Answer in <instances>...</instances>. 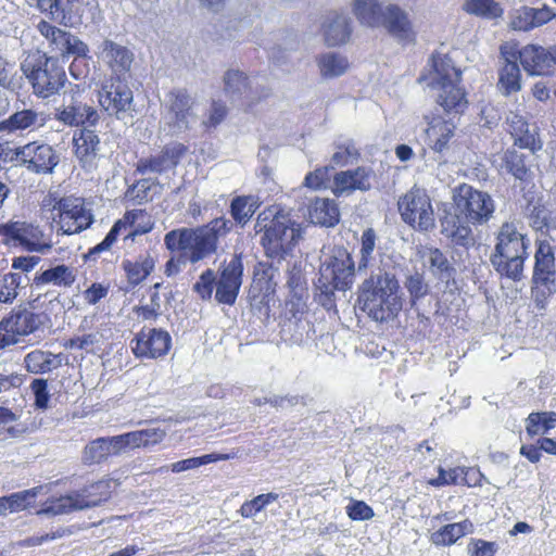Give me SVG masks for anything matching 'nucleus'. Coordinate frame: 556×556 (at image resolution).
Masks as SVG:
<instances>
[{"instance_id": "052dcab7", "label": "nucleus", "mask_w": 556, "mask_h": 556, "mask_svg": "<svg viewBox=\"0 0 556 556\" xmlns=\"http://www.w3.org/2000/svg\"><path fill=\"white\" fill-rule=\"evenodd\" d=\"M121 454L127 453L130 450L146 447L141 430L130 431L116 435Z\"/></svg>"}, {"instance_id": "bb28decb", "label": "nucleus", "mask_w": 556, "mask_h": 556, "mask_svg": "<svg viewBox=\"0 0 556 556\" xmlns=\"http://www.w3.org/2000/svg\"><path fill=\"white\" fill-rule=\"evenodd\" d=\"M504 64L500 70L498 86L505 96L518 92L521 89V73L517 61V52L507 45L501 47Z\"/></svg>"}, {"instance_id": "4468645a", "label": "nucleus", "mask_w": 556, "mask_h": 556, "mask_svg": "<svg viewBox=\"0 0 556 556\" xmlns=\"http://www.w3.org/2000/svg\"><path fill=\"white\" fill-rule=\"evenodd\" d=\"M354 261L345 249L334 251L320 266L319 283L326 288V291L345 290L353 283Z\"/></svg>"}, {"instance_id": "0e129e2a", "label": "nucleus", "mask_w": 556, "mask_h": 556, "mask_svg": "<svg viewBox=\"0 0 556 556\" xmlns=\"http://www.w3.org/2000/svg\"><path fill=\"white\" fill-rule=\"evenodd\" d=\"M358 157V151L353 144L338 147L331 156V165L345 166Z\"/></svg>"}, {"instance_id": "5fc2aeb1", "label": "nucleus", "mask_w": 556, "mask_h": 556, "mask_svg": "<svg viewBox=\"0 0 556 556\" xmlns=\"http://www.w3.org/2000/svg\"><path fill=\"white\" fill-rule=\"evenodd\" d=\"M214 287H216V274L213 269H206L193 285V291L203 301H210L213 295Z\"/></svg>"}, {"instance_id": "3c124183", "label": "nucleus", "mask_w": 556, "mask_h": 556, "mask_svg": "<svg viewBox=\"0 0 556 556\" xmlns=\"http://www.w3.org/2000/svg\"><path fill=\"white\" fill-rule=\"evenodd\" d=\"M278 497L279 495L273 492L260 494L251 501L244 502L240 507L239 513L244 518H251L262 511L267 505L276 502Z\"/></svg>"}, {"instance_id": "864d4df0", "label": "nucleus", "mask_w": 556, "mask_h": 556, "mask_svg": "<svg viewBox=\"0 0 556 556\" xmlns=\"http://www.w3.org/2000/svg\"><path fill=\"white\" fill-rule=\"evenodd\" d=\"M21 283V274L10 273L0 276V302L11 303L17 296V289Z\"/></svg>"}, {"instance_id": "7ed1b4c3", "label": "nucleus", "mask_w": 556, "mask_h": 556, "mask_svg": "<svg viewBox=\"0 0 556 556\" xmlns=\"http://www.w3.org/2000/svg\"><path fill=\"white\" fill-rule=\"evenodd\" d=\"M424 80L435 91L437 102L446 112L462 113L467 108L464 89L459 86L460 72L452 60L441 53L432 55L431 68Z\"/></svg>"}, {"instance_id": "79ce46f5", "label": "nucleus", "mask_w": 556, "mask_h": 556, "mask_svg": "<svg viewBox=\"0 0 556 556\" xmlns=\"http://www.w3.org/2000/svg\"><path fill=\"white\" fill-rule=\"evenodd\" d=\"M442 233L456 245L468 247L473 242L469 225L460 223L456 217L446 218L442 223Z\"/></svg>"}, {"instance_id": "c756f323", "label": "nucleus", "mask_w": 556, "mask_h": 556, "mask_svg": "<svg viewBox=\"0 0 556 556\" xmlns=\"http://www.w3.org/2000/svg\"><path fill=\"white\" fill-rule=\"evenodd\" d=\"M455 130L453 122L433 118L426 130L429 148L434 153L443 155L451 148Z\"/></svg>"}, {"instance_id": "2eb2a0df", "label": "nucleus", "mask_w": 556, "mask_h": 556, "mask_svg": "<svg viewBox=\"0 0 556 556\" xmlns=\"http://www.w3.org/2000/svg\"><path fill=\"white\" fill-rule=\"evenodd\" d=\"M554 254L548 243H540L535 254L532 293L539 308L555 292Z\"/></svg>"}, {"instance_id": "72a5a7b5", "label": "nucleus", "mask_w": 556, "mask_h": 556, "mask_svg": "<svg viewBox=\"0 0 556 556\" xmlns=\"http://www.w3.org/2000/svg\"><path fill=\"white\" fill-rule=\"evenodd\" d=\"M308 217L315 225L332 227L339 222L340 213L333 200L316 198L308 207Z\"/></svg>"}, {"instance_id": "4c0bfd02", "label": "nucleus", "mask_w": 556, "mask_h": 556, "mask_svg": "<svg viewBox=\"0 0 556 556\" xmlns=\"http://www.w3.org/2000/svg\"><path fill=\"white\" fill-rule=\"evenodd\" d=\"M473 525L469 520L448 523L431 534V541L435 545L448 546L456 543L460 538L472 533Z\"/></svg>"}, {"instance_id": "ddd939ff", "label": "nucleus", "mask_w": 556, "mask_h": 556, "mask_svg": "<svg viewBox=\"0 0 556 556\" xmlns=\"http://www.w3.org/2000/svg\"><path fill=\"white\" fill-rule=\"evenodd\" d=\"M402 218L413 228L427 231L434 227V212L426 190L413 188L400 201Z\"/></svg>"}, {"instance_id": "8fccbe9b", "label": "nucleus", "mask_w": 556, "mask_h": 556, "mask_svg": "<svg viewBox=\"0 0 556 556\" xmlns=\"http://www.w3.org/2000/svg\"><path fill=\"white\" fill-rule=\"evenodd\" d=\"M466 12L486 18H495L502 14V8L494 0H466Z\"/></svg>"}, {"instance_id": "13d9d810", "label": "nucleus", "mask_w": 556, "mask_h": 556, "mask_svg": "<svg viewBox=\"0 0 556 556\" xmlns=\"http://www.w3.org/2000/svg\"><path fill=\"white\" fill-rule=\"evenodd\" d=\"M438 471L439 476L435 479L429 481L431 485L438 488L450 484H460L463 475L466 472L464 471V467L460 466L451 468L448 470L439 467Z\"/></svg>"}, {"instance_id": "69168bd1", "label": "nucleus", "mask_w": 556, "mask_h": 556, "mask_svg": "<svg viewBox=\"0 0 556 556\" xmlns=\"http://www.w3.org/2000/svg\"><path fill=\"white\" fill-rule=\"evenodd\" d=\"M346 514L352 520H369L374 517L372 508L363 501H353L346 506Z\"/></svg>"}, {"instance_id": "37998d69", "label": "nucleus", "mask_w": 556, "mask_h": 556, "mask_svg": "<svg viewBox=\"0 0 556 556\" xmlns=\"http://www.w3.org/2000/svg\"><path fill=\"white\" fill-rule=\"evenodd\" d=\"M260 205L261 202L255 195H239L231 201L230 213L237 223L244 225Z\"/></svg>"}, {"instance_id": "9d476101", "label": "nucleus", "mask_w": 556, "mask_h": 556, "mask_svg": "<svg viewBox=\"0 0 556 556\" xmlns=\"http://www.w3.org/2000/svg\"><path fill=\"white\" fill-rule=\"evenodd\" d=\"M0 237L7 245H20L29 252L45 254L52 248L51 237L36 225L26 222L0 224Z\"/></svg>"}, {"instance_id": "0eeeda50", "label": "nucleus", "mask_w": 556, "mask_h": 556, "mask_svg": "<svg viewBox=\"0 0 556 556\" xmlns=\"http://www.w3.org/2000/svg\"><path fill=\"white\" fill-rule=\"evenodd\" d=\"M200 103L185 89H176L167 94L160 124V134L180 136L194 128L200 121Z\"/></svg>"}, {"instance_id": "20e7f679", "label": "nucleus", "mask_w": 556, "mask_h": 556, "mask_svg": "<svg viewBox=\"0 0 556 556\" xmlns=\"http://www.w3.org/2000/svg\"><path fill=\"white\" fill-rule=\"evenodd\" d=\"M529 240L521 233L515 222H505L496 235L491 263L495 270L507 278L519 280L528 257Z\"/></svg>"}, {"instance_id": "a18cd8bd", "label": "nucleus", "mask_w": 556, "mask_h": 556, "mask_svg": "<svg viewBox=\"0 0 556 556\" xmlns=\"http://www.w3.org/2000/svg\"><path fill=\"white\" fill-rule=\"evenodd\" d=\"M500 168L513 175L516 179L523 180L528 175L525 155L516 150H507L501 157Z\"/></svg>"}, {"instance_id": "5701e85b", "label": "nucleus", "mask_w": 556, "mask_h": 556, "mask_svg": "<svg viewBox=\"0 0 556 556\" xmlns=\"http://www.w3.org/2000/svg\"><path fill=\"white\" fill-rule=\"evenodd\" d=\"M41 325L42 317L40 314L28 309H20L0 321V330L3 331L5 339L12 340V344H15L20 337L35 332Z\"/></svg>"}, {"instance_id": "680f3d73", "label": "nucleus", "mask_w": 556, "mask_h": 556, "mask_svg": "<svg viewBox=\"0 0 556 556\" xmlns=\"http://www.w3.org/2000/svg\"><path fill=\"white\" fill-rule=\"evenodd\" d=\"M510 26L515 30H530L533 27V16H532V10L529 7H521L520 9L516 10Z\"/></svg>"}, {"instance_id": "e2e57ef3", "label": "nucleus", "mask_w": 556, "mask_h": 556, "mask_svg": "<svg viewBox=\"0 0 556 556\" xmlns=\"http://www.w3.org/2000/svg\"><path fill=\"white\" fill-rule=\"evenodd\" d=\"M329 167L325 166L308 173L305 176L304 186L313 190L326 188L329 181Z\"/></svg>"}, {"instance_id": "6ab92c4d", "label": "nucleus", "mask_w": 556, "mask_h": 556, "mask_svg": "<svg viewBox=\"0 0 556 556\" xmlns=\"http://www.w3.org/2000/svg\"><path fill=\"white\" fill-rule=\"evenodd\" d=\"M172 345L169 333L156 328H142L130 341L136 357L154 359L166 355Z\"/></svg>"}, {"instance_id": "f257e3e1", "label": "nucleus", "mask_w": 556, "mask_h": 556, "mask_svg": "<svg viewBox=\"0 0 556 556\" xmlns=\"http://www.w3.org/2000/svg\"><path fill=\"white\" fill-rule=\"evenodd\" d=\"M229 224L220 217L204 226L174 229L165 235L164 243L170 251H184L191 263H197L216 251L218 239L228 232Z\"/></svg>"}, {"instance_id": "49530a36", "label": "nucleus", "mask_w": 556, "mask_h": 556, "mask_svg": "<svg viewBox=\"0 0 556 556\" xmlns=\"http://www.w3.org/2000/svg\"><path fill=\"white\" fill-rule=\"evenodd\" d=\"M37 28L39 33L47 39L49 47L51 48V52H55L62 55L65 43H68V39H66L68 33L51 25L46 21H41Z\"/></svg>"}, {"instance_id": "09e8293b", "label": "nucleus", "mask_w": 556, "mask_h": 556, "mask_svg": "<svg viewBox=\"0 0 556 556\" xmlns=\"http://www.w3.org/2000/svg\"><path fill=\"white\" fill-rule=\"evenodd\" d=\"M231 456L229 454H217V453L206 454V455L199 456V457H191V458H187V459H182V460L173 463L170 465V470L173 472L178 473V472L195 469V468H199L201 466H204V465H207L211 463H216L219 460H227Z\"/></svg>"}, {"instance_id": "338daca9", "label": "nucleus", "mask_w": 556, "mask_h": 556, "mask_svg": "<svg viewBox=\"0 0 556 556\" xmlns=\"http://www.w3.org/2000/svg\"><path fill=\"white\" fill-rule=\"evenodd\" d=\"M227 115V108L220 101H213L207 118L202 121L206 127H215L220 124Z\"/></svg>"}, {"instance_id": "a211bd4d", "label": "nucleus", "mask_w": 556, "mask_h": 556, "mask_svg": "<svg viewBox=\"0 0 556 556\" xmlns=\"http://www.w3.org/2000/svg\"><path fill=\"white\" fill-rule=\"evenodd\" d=\"M98 102L109 115L121 119L131 111L134 94L126 84L111 79L110 83L103 84L98 91Z\"/></svg>"}, {"instance_id": "cd10ccee", "label": "nucleus", "mask_w": 556, "mask_h": 556, "mask_svg": "<svg viewBox=\"0 0 556 556\" xmlns=\"http://www.w3.org/2000/svg\"><path fill=\"white\" fill-rule=\"evenodd\" d=\"M73 143L79 164L87 170L94 168L100 146L99 136L93 130L83 128L75 131Z\"/></svg>"}, {"instance_id": "f704fd0d", "label": "nucleus", "mask_w": 556, "mask_h": 556, "mask_svg": "<svg viewBox=\"0 0 556 556\" xmlns=\"http://www.w3.org/2000/svg\"><path fill=\"white\" fill-rule=\"evenodd\" d=\"M155 258L150 253L140 254L135 260H124L122 267L131 286L141 283L154 269Z\"/></svg>"}, {"instance_id": "f03ea898", "label": "nucleus", "mask_w": 556, "mask_h": 556, "mask_svg": "<svg viewBox=\"0 0 556 556\" xmlns=\"http://www.w3.org/2000/svg\"><path fill=\"white\" fill-rule=\"evenodd\" d=\"M359 303L376 321L394 318L402 309L399 281L389 273L370 276L362 285Z\"/></svg>"}, {"instance_id": "c9c22d12", "label": "nucleus", "mask_w": 556, "mask_h": 556, "mask_svg": "<svg viewBox=\"0 0 556 556\" xmlns=\"http://www.w3.org/2000/svg\"><path fill=\"white\" fill-rule=\"evenodd\" d=\"M384 8L379 0H353L352 12L361 25L379 27Z\"/></svg>"}, {"instance_id": "dca6fc26", "label": "nucleus", "mask_w": 556, "mask_h": 556, "mask_svg": "<svg viewBox=\"0 0 556 556\" xmlns=\"http://www.w3.org/2000/svg\"><path fill=\"white\" fill-rule=\"evenodd\" d=\"M153 228V223L151 220L150 215L143 210H132L126 212L123 218L118 219L105 238L96 247H93L89 253V258H94V256L101 252L110 250L113 243L116 241L117 237L122 231L129 230L126 235L128 237H135L138 235H143L149 232Z\"/></svg>"}, {"instance_id": "9b49d317", "label": "nucleus", "mask_w": 556, "mask_h": 556, "mask_svg": "<svg viewBox=\"0 0 556 556\" xmlns=\"http://www.w3.org/2000/svg\"><path fill=\"white\" fill-rule=\"evenodd\" d=\"M10 161L34 174H51L59 164V155L52 146L31 141L10 151Z\"/></svg>"}, {"instance_id": "6e6d98bb", "label": "nucleus", "mask_w": 556, "mask_h": 556, "mask_svg": "<svg viewBox=\"0 0 556 556\" xmlns=\"http://www.w3.org/2000/svg\"><path fill=\"white\" fill-rule=\"evenodd\" d=\"M426 257L433 274L450 278L452 267L446 256L439 249H429Z\"/></svg>"}, {"instance_id": "774afa93", "label": "nucleus", "mask_w": 556, "mask_h": 556, "mask_svg": "<svg viewBox=\"0 0 556 556\" xmlns=\"http://www.w3.org/2000/svg\"><path fill=\"white\" fill-rule=\"evenodd\" d=\"M470 556H494L496 545L483 540H475L468 545Z\"/></svg>"}, {"instance_id": "39448f33", "label": "nucleus", "mask_w": 556, "mask_h": 556, "mask_svg": "<svg viewBox=\"0 0 556 556\" xmlns=\"http://www.w3.org/2000/svg\"><path fill=\"white\" fill-rule=\"evenodd\" d=\"M255 229L264 232L262 243L270 257H282L298 243L302 235L300 224L288 214L270 207L258 214Z\"/></svg>"}, {"instance_id": "aec40b11", "label": "nucleus", "mask_w": 556, "mask_h": 556, "mask_svg": "<svg viewBox=\"0 0 556 556\" xmlns=\"http://www.w3.org/2000/svg\"><path fill=\"white\" fill-rule=\"evenodd\" d=\"M376 174L371 167L358 166L334 175L332 192L337 197L350 195L354 191H367L372 187Z\"/></svg>"}, {"instance_id": "58836bf2", "label": "nucleus", "mask_w": 556, "mask_h": 556, "mask_svg": "<svg viewBox=\"0 0 556 556\" xmlns=\"http://www.w3.org/2000/svg\"><path fill=\"white\" fill-rule=\"evenodd\" d=\"M76 279L74 269L66 265H58L52 268L43 270L40 275L34 279V285L41 287L43 285H54L58 287L68 288Z\"/></svg>"}, {"instance_id": "6e6552de", "label": "nucleus", "mask_w": 556, "mask_h": 556, "mask_svg": "<svg viewBox=\"0 0 556 556\" xmlns=\"http://www.w3.org/2000/svg\"><path fill=\"white\" fill-rule=\"evenodd\" d=\"M456 212L467 224L483 225L494 214L495 203L492 197L470 185L462 184L453 191Z\"/></svg>"}, {"instance_id": "2f4dec72", "label": "nucleus", "mask_w": 556, "mask_h": 556, "mask_svg": "<svg viewBox=\"0 0 556 556\" xmlns=\"http://www.w3.org/2000/svg\"><path fill=\"white\" fill-rule=\"evenodd\" d=\"M56 118L68 126H80L85 124L93 126L99 122L100 116L98 111L92 106L81 102H73L59 109Z\"/></svg>"}, {"instance_id": "412c9836", "label": "nucleus", "mask_w": 556, "mask_h": 556, "mask_svg": "<svg viewBox=\"0 0 556 556\" xmlns=\"http://www.w3.org/2000/svg\"><path fill=\"white\" fill-rule=\"evenodd\" d=\"M45 124L43 113L26 106L25 103L15 104L14 111L0 121V132L13 135L24 131H34Z\"/></svg>"}, {"instance_id": "b1692460", "label": "nucleus", "mask_w": 556, "mask_h": 556, "mask_svg": "<svg viewBox=\"0 0 556 556\" xmlns=\"http://www.w3.org/2000/svg\"><path fill=\"white\" fill-rule=\"evenodd\" d=\"M96 55L115 75L128 72L134 62V53L111 39H104L97 46Z\"/></svg>"}, {"instance_id": "f8f14e48", "label": "nucleus", "mask_w": 556, "mask_h": 556, "mask_svg": "<svg viewBox=\"0 0 556 556\" xmlns=\"http://www.w3.org/2000/svg\"><path fill=\"white\" fill-rule=\"evenodd\" d=\"M104 482H98L83 493L70 494L47 502L37 515H64L99 505L109 497Z\"/></svg>"}, {"instance_id": "423d86ee", "label": "nucleus", "mask_w": 556, "mask_h": 556, "mask_svg": "<svg viewBox=\"0 0 556 556\" xmlns=\"http://www.w3.org/2000/svg\"><path fill=\"white\" fill-rule=\"evenodd\" d=\"M21 70L39 98H49L60 92L66 74L56 59L40 51L30 52L21 63Z\"/></svg>"}, {"instance_id": "393cba45", "label": "nucleus", "mask_w": 556, "mask_h": 556, "mask_svg": "<svg viewBox=\"0 0 556 556\" xmlns=\"http://www.w3.org/2000/svg\"><path fill=\"white\" fill-rule=\"evenodd\" d=\"M186 152L187 147L180 142L167 143L160 154L140 159L137 163V170L142 175L166 172L175 167Z\"/></svg>"}, {"instance_id": "f3484780", "label": "nucleus", "mask_w": 556, "mask_h": 556, "mask_svg": "<svg viewBox=\"0 0 556 556\" xmlns=\"http://www.w3.org/2000/svg\"><path fill=\"white\" fill-rule=\"evenodd\" d=\"M243 280V263L240 255L225 260L216 276L215 300L220 304L233 305Z\"/></svg>"}, {"instance_id": "473e14b6", "label": "nucleus", "mask_w": 556, "mask_h": 556, "mask_svg": "<svg viewBox=\"0 0 556 556\" xmlns=\"http://www.w3.org/2000/svg\"><path fill=\"white\" fill-rule=\"evenodd\" d=\"M350 18L341 13L329 14L323 24L325 42L330 47L344 45L351 36Z\"/></svg>"}, {"instance_id": "4d7b16f0", "label": "nucleus", "mask_w": 556, "mask_h": 556, "mask_svg": "<svg viewBox=\"0 0 556 556\" xmlns=\"http://www.w3.org/2000/svg\"><path fill=\"white\" fill-rule=\"evenodd\" d=\"M376 245V235L372 229H367L362 236L361 260L358 262V270L366 269L372 261V254Z\"/></svg>"}, {"instance_id": "c85d7f7f", "label": "nucleus", "mask_w": 556, "mask_h": 556, "mask_svg": "<svg viewBox=\"0 0 556 556\" xmlns=\"http://www.w3.org/2000/svg\"><path fill=\"white\" fill-rule=\"evenodd\" d=\"M506 123L515 144L522 149H529L532 152L542 148L541 140L538 138L536 127L534 125L530 126L522 115L509 112Z\"/></svg>"}, {"instance_id": "bf43d9fd", "label": "nucleus", "mask_w": 556, "mask_h": 556, "mask_svg": "<svg viewBox=\"0 0 556 556\" xmlns=\"http://www.w3.org/2000/svg\"><path fill=\"white\" fill-rule=\"evenodd\" d=\"M30 390L35 396V406L38 409H47L49 407L50 392L48 382L45 379H35L30 383Z\"/></svg>"}, {"instance_id": "de8ad7c7", "label": "nucleus", "mask_w": 556, "mask_h": 556, "mask_svg": "<svg viewBox=\"0 0 556 556\" xmlns=\"http://www.w3.org/2000/svg\"><path fill=\"white\" fill-rule=\"evenodd\" d=\"M43 486H36L21 492L12 493L9 496H4L9 513H17L28 508L35 498L41 493Z\"/></svg>"}, {"instance_id": "c03bdc74", "label": "nucleus", "mask_w": 556, "mask_h": 556, "mask_svg": "<svg viewBox=\"0 0 556 556\" xmlns=\"http://www.w3.org/2000/svg\"><path fill=\"white\" fill-rule=\"evenodd\" d=\"M556 426L555 412L531 413L526 419V431L530 437L546 433Z\"/></svg>"}, {"instance_id": "ea45409f", "label": "nucleus", "mask_w": 556, "mask_h": 556, "mask_svg": "<svg viewBox=\"0 0 556 556\" xmlns=\"http://www.w3.org/2000/svg\"><path fill=\"white\" fill-rule=\"evenodd\" d=\"M225 91L232 98L241 100L252 98V85L243 72L229 70L224 76Z\"/></svg>"}, {"instance_id": "a19ab883", "label": "nucleus", "mask_w": 556, "mask_h": 556, "mask_svg": "<svg viewBox=\"0 0 556 556\" xmlns=\"http://www.w3.org/2000/svg\"><path fill=\"white\" fill-rule=\"evenodd\" d=\"M317 65L321 77L332 79L343 75L348 71L349 61L339 53L328 52L319 55Z\"/></svg>"}, {"instance_id": "4be33fe9", "label": "nucleus", "mask_w": 556, "mask_h": 556, "mask_svg": "<svg viewBox=\"0 0 556 556\" xmlns=\"http://www.w3.org/2000/svg\"><path fill=\"white\" fill-rule=\"evenodd\" d=\"M516 52L529 75H546L556 67V47L545 49L538 45H527Z\"/></svg>"}, {"instance_id": "603ef678", "label": "nucleus", "mask_w": 556, "mask_h": 556, "mask_svg": "<svg viewBox=\"0 0 556 556\" xmlns=\"http://www.w3.org/2000/svg\"><path fill=\"white\" fill-rule=\"evenodd\" d=\"M77 0H41V11L49 12L54 20H65L71 15Z\"/></svg>"}, {"instance_id": "1a4fd4ad", "label": "nucleus", "mask_w": 556, "mask_h": 556, "mask_svg": "<svg viewBox=\"0 0 556 556\" xmlns=\"http://www.w3.org/2000/svg\"><path fill=\"white\" fill-rule=\"evenodd\" d=\"M52 223L58 232L74 235L90 227L93 215L83 198L65 197L53 205Z\"/></svg>"}, {"instance_id": "e433bc0d", "label": "nucleus", "mask_w": 556, "mask_h": 556, "mask_svg": "<svg viewBox=\"0 0 556 556\" xmlns=\"http://www.w3.org/2000/svg\"><path fill=\"white\" fill-rule=\"evenodd\" d=\"M24 364L31 374H46L59 368L62 365V357L49 351L35 350L25 356Z\"/></svg>"}, {"instance_id": "a878e982", "label": "nucleus", "mask_w": 556, "mask_h": 556, "mask_svg": "<svg viewBox=\"0 0 556 556\" xmlns=\"http://www.w3.org/2000/svg\"><path fill=\"white\" fill-rule=\"evenodd\" d=\"M380 26H383L391 36L403 43L415 41L416 33L408 13L397 4L384 7Z\"/></svg>"}, {"instance_id": "7c9ffc66", "label": "nucleus", "mask_w": 556, "mask_h": 556, "mask_svg": "<svg viewBox=\"0 0 556 556\" xmlns=\"http://www.w3.org/2000/svg\"><path fill=\"white\" fill-rule=\"evenodd\" d=\"M118 455H121V450L116 435L98 438L85 446L81 460L86 465L100 464L110 456Z\"/></svg>"}]
</instances>
